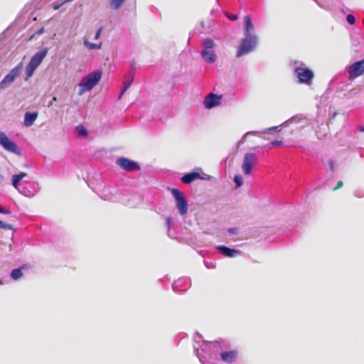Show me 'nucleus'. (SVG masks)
<instances>
[{"label": "nucleus", "instance_id": "1", "mask_svg": "<svg viewBox=\"0 0 364 364\" xmlns=\"http://www.w3.org/2000/svg\"><path fill=\"white\" fill-rule=\"evenodd\" d=\"M244 38L236 53V57L240 58L252 52L258 43V37L255 33V26L249 16L244 18Z\"/></svg>", "mask_w": 364, "mask_h": 364}, {"label": "nucleus", "instance_id": "2", "mask_svg": "<svg viewBox=\"0 0 364 364\" xmlns=\"http://www.w3.org/2000/svg\"><path fill=\"white\" fill-rule=\"evenodd\" d=\"M294 74L297 78V82L299 84L311 85L314 77L313 70L306 67L303 62L295 60Z\"/></svg>", "mask_w": 364, "mask_h": 364}, {"label": "nucleus", "instance_id": "3", "mask_svg": "<svg viewBox=\"0 0 364 364\" xmlns=\"http://www.w3.org/2000/svg\"><path fill=\"white\" fill-rule=\"evenodd\" d=\"M216 346L217 344L214 342L203 341L201 344L193 346L194 354L202 364H207L212 359L211 350Z\"/></svg>", "mask_w": 364, "mask_h": 364}, {"label": "nucleus", "instance_id": "4", "mask_svg": "<svg viewBox=\"0 0 364 364\" xmlns=\"http://www.w3.org/2000/svg\"><path fill=\"white\" fill-rule=\"evenodd\" d=\"M102 72L99 70H95L87 75L81 80L79 86L78 95H82L85 92L91 90L100 80Z\"/></svg>", "mask_w": 364, "mask_h": 364}, {"label": "nucleus", "instance_id": "5", "mask_svg": "<svg viewBox=\"0 0 364 364\" xmlns=\"http://www.w3.org/2000/svg\"><path fill=\"white\" fill-rule=\"evenodd\" d=\"M203 49L200 52L202 58L208 63H213L217 60V55L214 51L215 43L211 38H205L202 42Z\"/></svg>", "mask_w": 364, "mask_h": 364}, {"label": "nucleus", "instance_id": "6", "mask_svg": "<svg viewBox=\"0 0 364 364\" xmlns=\"http://www.w3.org/2000/svg\"><path fill=\"white\" fill-rule=\"evenodd\" d=\"M23 68L22 63H18L16 67L10 70V72L0 82V89L6 90L8 88L15 80L20 75Z\"/></svg>", "mask_w": 364, "mask_h": 364}, {"label": "nucleus", "instance_id": "7", "mask_svg": "<svg viewBox=\"0 0 364 364\" xmlns=\"http://www.w3.org/2000/svg\"><path fill=\"white\" fill-rule=\"evenodd\" d=\"M0 146L7 151L15 154L18 156L21 155V151L17 144L14 141L11 140L8 136L1 131H0Z\"/></svg>", "mask_w": 364, "mask_h": 364}, {"label": "nucleus", "instance_id": "8", "mask_svg": "<svg viewBox=\"0 0 364 364\" xmlns=\"http://www.w3.org/2000/svg\"><path fill=\"white\" fill-rule=\"evenodd\" d=\"M172 196L176 201V207L181 215H186L188 213V202L183 193L177 188L171 189Z\"/></svg>", "mask_w": 364, "mask_h": 364}, {"label": "nucleus", "instance_id": "9", "mask_svg": "<svg viewBox=\"0 0 364 364\" xmlns=\"http://www.w3.org/2000/svg\"><path fill=\"white\" fill-rule=\"evenodd\" d=\"M40 184L36 181H33L31 182L28 186H21L17 191L25 197L33 198L40 191Z\"/></svg>", "mask_w": 364, "mask_h": 364}, {"label": "nucleus", "instance_id": "10", "mask_svg": "<svg viewBox=\"0 0 364 364\" xmlns=\"http://www.w3.org/2000/svg\"><path fill=\"white\" fill-rule=\"evenodd\" d=\"M257 161V156L253 153H246L244 156L242 168L245 175H250Z\"/></svg>", "mask_w": 364, "mask_h": 364}, {"label": "nucleus", "instance_id": "11", "mask_svg": "<svg viewBox=\"0 0 364 364\" xmlns=\"http://www.w3.org/2000/svg\"><path fill=\"white\" fill-rule=\"evenodd\" d=\"M116 164L121 168L127 172H133L140 169V166L137 162L124 157L119 158Z\"/></svg>", "mask_w": 364, "mask_h": 364}, {"label": "nucleus", "instance_id": "12", "mask_svg": "<svg viewBox=\"0 0 364 364\" xmlns=\"http://www.w3.org/2000/svg\"><path fill=\"white\" fill-rule=\"evenodd\" d=\"M350 79H355L364 73V59L357 61L348 68Z\"/></svg>", "mask_w": 364, "mask_h": 364}, {"label": "nucleus", "instance_id": "13", "mask_svg": "<svg viewBox=\"0 0 364 364\" xmlns=\"http://www.w3.org/2000/svg\"><path fill=\"white\" fill-rule=\"evenodd\" d=\"M191 287V280L188 277H181L172 284L173 291L177 294L186 292Z\"/></svg>", "mask_w": 364, "mask_h": 364}, {"label": "nucleus", "instance_id": "14", "mask_svg": "<svg viewBox=\"0 0 364 364\" xmlns=\"http://www.w3.org/2000/svg\"><path fill=\"white\" fill-rule=\"evenodd\" d=\"M221 99L222 95H218L213 92H210L206 95L204 100V107L207 109H213L220 105Z\"/></svg>", "mask_w": 364, "mask_h": 364}, {"label": "nucleus", "instance_id": "15", "mask_svg": "<svg viewBox=\"0 0 364 364\" xmlns=\"http://www.w3.org/2000/svg\"><path fill=\"white\" fill-rule=\"evenodd\" d=\"M48 53V48H42L32 56L28 63L33 65L36 68H38L41 65L45 57L47 55Z\"/></svg>", "mask_w": 364, "mask_h": 364}, {"label": "nucleus", "instance_id": "16", "mask_svg": "<svg viewBox=\"0 0 364 364\" xmlns=\"http://www.w3.org/2000/svg\"><path fill=\"white\" fill-rule=\"evenodd\" d=\"M220 359L226 363H235L238 357V351L237 350H231L228 351H222L220 353Z\"/></svg>", "mask_w": 364, "mask_h": 364}, {"label": "nucleus", "instance_id": "17", "mask_svg": "<svg viewBox=\"0 0 364 364\" xmlns=\"http://www.w3.org/2000/svg\"><path fill=\"white\" fill-rule=\"evenodd\" d=\"M215 249L220 254L227 257H235L241 253V251L239 250H235L224 245L216 246Z\"/></svg>", "mask_w": 364, "mask_h": 364}, {"label": "nucleus", "instance_id": "18", "mask_svg": "<svg viewBox=\"0 0 364 364\" xmlns=\"http://www.w3.org/2000/svg\"><path fill=\"white\" fill-rule=\"evenodd\" d=\"M197 179H203V178L200 176L199 173L193 171L183 175L181 181L185 184H189Z\"/></svg>", "mask_w": 364, "mask_h": 364}, {"label": "nucleus", "instance_id": "19", "mask_svg": "<svg viewBox=\"0 0 364 364\" xmlns=\"http://www.w3.org/2000/svg\"><path fill=\"white\" fill-rule=\"evenodd\" d=\"M38 117V112H27L24 115L23 125L26 127H29L33 124Z\"/></svg>", "mask_w": 364, "mask_h": 364}, {"label": "nucleus", "instance_id": "20", "mask_svg": "<svg viewBox=\"0 0 364 364\" xmlns=\"http://www.w3.org/2000/svg\"><path fill=\"white\" fill-rule=\"evenodd\" d=\"M26 176H27V173H25V172H21V173H19L18 174L13 175L12 178H11V184H12V186L16 190L19 189V188L21 187V186L19 184L20 181L23 178H25Z\"/></svg>", "mask_w": 364, "mask_h": 364}, {"label": "nucleus", "instance_id": "21", "mask_svg": "<svg viewBox=\"0 0 364 364\" xmlns=\"http://www.w3.org/2000/svg\"><path fill=\"white\" fill-rule=\"evenodd\" d=\"M127 0H109V6L111 10L117 11L119 9Z\"/></svg>", "mask_w": 364, "mask_h": 364}, {"label": "nucleus", "instance_id": "22", "mask_svg": "<svg viewBox=\"0 0 364 364\" xmlns=\"http://www.w3.org/2000/svg\"><path fill=\"white\" fill-rule=\"evenodd\" d=\"M133 80H134V77L132 75L129 80H127L124 82L123 87L122 88L120 94L118 97L119 100H120L122 97V96L124 95L126 91L130 87Z\"/></svg>", "mask_w": 364, "mask_h": 364}, {"label": "nucleus", "instance_id": "23", "mask_svg": "<svg viewBox=\"0 0 364 364\" xmlns=\"http://www.w3.org/2000/svg\"><path fill=\"white\" fill-rule=\"evenodd\" d=\"M23 276L21 268L14 269L11 272V277L14 280H18Z\"/></svg>", "mask_w": 364, "mask_h": 364}, {"label": "nucleus", "instance_id": "24", "mask_svg": "<svg viewBox=\"0 0 364 364\" xmlns=\"http://www.w3.org/2000/svg\"><path fill=\"white\" fill-rule=\"evenodd\" d=\"M36 68H37L34 67L33 65H32L29 63L27 65V66L26 68V77L25 79L26 80H28V79L33 75Z\"/></svg>", "mask_w": 364, "mask_h": 364}, {"label": "nucleus", "instance_id": "25", "mask_svg": "<svg viewBox=\"0 0 364 364\" xmlns=\"http://www.w3.org/2000/svg\"><path fill=\"white\" fill-rule=\"evenodd\" d=\"M84 45L89 50L100 49L101 46H102V43L97 44V43H90L89 41H87V39H85Z\"/></svg>", "mask_w": 364, "mask_h": 364}, {"label": "nucleus", "instance_id": "26", "mask_svg": "<svg viewBox=\"0 0 364 364\" xmlns=\"http://www.w3.org/2000/svg\"><path fill=\"white\" fill-rule=\"evenodd\" d=\"M280 126H278V127H270V128H268V129H265L264 131L262 132H257V131H252V132H247L242 137V140H245L246 139V137L248 136V135H250V134H256L257 133H267L270 130H273V129H277L278 127H279Z\"/></svg>", "mask_w": 364, "mask_h": 364}, {"label": "nucleus", "instance_id": "27", "mask_svg": "<svg viewBox=\"0 0 364 364\" xmlns=\"http://www.w3.org/2000/svg\"><path fill=\"white\" fill-rule=\"evenodd\" d=\"M327 171H333L335 167V161L333 159H328L323 161Z\"/></svg>", "mask_w": 364, "mask_h": 364}, {"label": "nucleus", "instance_id": "28", "mask_svg": "<svg viewBox=\"0 0 364 364\" xmlns=\"http://www.w3.org/2000/svg\"><path fill=\"white\" fill-rule=\"evenodd\" d=\"M77 134L80 136H86L87 135V131L86 128L82 125H78L75 128Z\"/></svg>", "mask_w": 364, "mask_h": 364}, {"label": "nucleus", "instance_id": "29", "mask_svg": "<svg viewBox=\"0 0 364 364\" xmlns=\"http://www.w3.org/2000/svg\"><path fill=\"white\" fill-rule=\"evenodd\" d=\"M233 181L235 183L236 188H239V187L242 186V185L243 184V178L240 175L235 176Z\"/></svg>", "mask_w": 364, "mask_h": 364}, {"label": "nucleus", "instance_id": "30", "mask_svg": "<svg viewBox=\"0 0 364 364\" xmlns=\"http://www.w3.org/2000/svg\"><path fill=\"white\" fill-rule=\"evenodd\" d=\"M0 229L11 230L14 229V227L12 225L4 223L1 220H0Z\"/></svg>", "mask_w": 364, "mask_h": 364}, {"label": "nucleus", "instance_id": "31", "mask_svg": "<svg viewBox=\"0 0 364 364\" xmlns=\"http://www.w3.org/2000/svg\"><path fill=\"white\" fill-rule=\"evenodd\" d=\"M346 21L350 25H353L355 23V18L353 14H348Z\"/></svg>", "mask_w": 364, "mask_h": 364}, {"label": "nucleus", "instance_id": "32", "mask_svg": "<svg viewBox=\"0 0 364 364\" xmlns=\"http://www.w3.org/2000/svg\"><path fill=\"white\" fill-rule=\"evenodd\" d=\"M282 144H283L282 141L275 140V141H273L271 143H269L267 146L276 147V146H280Z\"/></svg>", "mask_w": 364, "mask_h": 364}, {"label": "nucleus", "instance_id": "33", "mask_svg": "<svg viewBox=\"0 0 364 364\" xmlns=\"http://www.w3.org/2000/svg\"><path fill=\"white\" fill-rule=\"evenodd\" d=\"M239 232V229L237 228H230L228 229V232L230 235H236Z\"/></svg>", "mask_w": 364, "mask_h": 364}, {"label": "nucleus", "instance_id": "34", "mask_svg": "<svg viewBox=\"0 0 364 364\" xmlns=\"http://www.w3.org/2000/svg\"><path fill=\"white\" fill-rule=\"evenodd\" d=\"M354 195L358 198H363L364 197V190L356 191H355Z\"/></svg>", "mask_w": 364, "mask_h": 364}, {"label": "nucleus", "instance_id": "35", "mask_svg": "<svg viewBox=\"0 0 364 364\" xmlns=\"http://www.w3.org/2000/svg\"><path fill=\"white\" fill-rule=\"evenodd\" d=\"M102 29L103 28L102 27H100L97 31H96L95 33V39L97 40L100 38V35H101V33L102 31Z\"/></svg>", "mask_w": 364, "mask_h": 364}, {"label": "nucleus", "instance_id": "36", "mask_svg": "<svg viewBox=\"0 0 364 364\" xmlns=\"http://www.w3.org/2000/svg\"><path fill=\"white\" fill-rule=\"evenodd\" d=\"M173 222V219L171 217H168L166 220V225L167 227V228H170L171 225V223Z\"/></svg>", "mask_w": 364, "mask_h": 364}, {"label": "nucleus", "instance_id": "37", "mask_svg": "<svg viewBox=\"0 0 364 364\" xmlns=\"http://www.w3.org/2000/svg\"><path fill=\"white\" fill-rule=\"evenodd\" d=\"M0 213L9 215V214H11V211L8 209H6V208L0 206Z\"/></svg>", "mask_w": 364, "mask_h": 364}, {"label": "nucleus", "instance_id": "38", "mask_svg": "<svg viewBox=\"0 0 364 364\" xmlns=\"http://www.w3.org/2000/svg\"><path fill=\"white\" fill-rule=\"evenodd\" d=\"M200 339H201V336L199 335L198 333H196V336L194 337V340H195V342L196 343H198V345H200Z\"/></svg>", "mask_w": 364, "mask_h": 364}, {"label": "nucleus", "instance_id": "39", "mask_svg": "<svg viewBox=\"0 0 364 364\" xmlns=\"http://www.w3.org/2000/svg\"><path fill=\"white\" fill-rule=\"evenodd\" d=\"M64 4H65L63 3V1H62V2H61V3H60V4H54L53 5V9L54 10H58V9H60L63 5H64Z\"/></svg>", "mask_w": 364, "mask_h": 364}, {"label": "nucleus", "instance_id": "40", "mask_svg": "<svg viewBox=\"0 0 364 364\" xmlns=\"http://www.w3.org/2000/svg\"><path fill=\"white\" fill-rule=\"evenodd\" d=\"M204 264H205V267L207 268L210 269V268H214L215 267V266L211 262L209 263V262H208L206 261H204Z\"/></svg>", "mask_w": 364, "mask_h": 364}, {"label": "nucleus", "instance_id": "41", "mask_svg": "<svg viewBox=\"0 0 364 364\" xmlns=\"http://www.w3.org/2000/svg\"><path fill=\"white\" fill-rule=\"evenodd\" d=\"M43 31H44V28L41 27V28H39L38 31H36L35 32V34L36 35H41V34H42L43 33Z\"/></svg>", "mask_w": 364, "mask_h": 364}, {"label": "nucleus", "instance_id": "42", "mask_svg": "<svg viewBox=\"0 0 364 364\" xmlns=\"http://www.w3.org/2000/svg\"><path fill=\"white\" fill-rule=\"evenodd\" d=\"M342 186H343V182L342 181H339L337 183V186L333 188V190H337V189L341 188Z\"/></svg>", "mask_w": 364, "mask_h": 364}, {"label": "nucleus", "instance_id": "43", "mask_svg": "<svg viewBox=\"0 0 364 364\" xmlns=\"http://www.w3.org/2000/svg\"><path fill=\"white\" fill-rule=\"evenodd\" d=\"M228 18L231 21H235L237 18V16L236 15H231V16H229Z\"/></svg>", "mask_w": 364, "mask_h": 364}, {"label": "nucleus", "instance_id": "44", "mask_svg": "<svg viewBox=\"0 0 364 364\" xmlns=\"http://www.w3.org/2000/svg\"><path fill=\"white\" fill-rule=\"evenodd\" d=\"M359 131L360 132H364V125H362L359 127Z\"/></svg>", "mask_w": 364, "mask_h": 364}, {"label": "nucleus", "instance_id": "45", "mask_svg": "<svg viewBox=\"0 0 364 364\" xmlns=\"http://www.w3.org/2000/svg\"><path fill=\"white\" fill-rule=\"evenodd\" d=\"M131 68L132 69L135 68V62L134 60L131 63Z\"/></svg>", "mask_w": 364, "mask_h": 364}, {"label": "nucleus", "instance_id": "46", "mask_svg": "<svg viewBox=\"0 0 364 364\" xmlns=\"http://www.w3.org/2000/svg\"><path fill=\"white\" fill-rule=\"evenodd\" d=\"M296 118H297V116L293 117H291V118L289 119V121H295Z\"/></svg>", "mask_w": 364, "mask_h": 364}, {"label": "nucleus", "instance_id": "47", "mask_svg": "<svg viewBox=\"0 0 364 364\" xmlns=\"http://www.w3.org/2000/svg\"><path fill=\"white\" fill-rule=\"evenodd\" d=\"M53 101H56L57 100V97H53V99H52Z\"/></svg>", "mask_w": 364, "mask_h": 364}]
</instances>
